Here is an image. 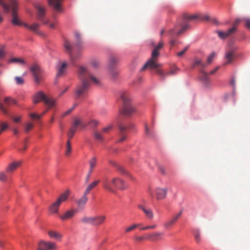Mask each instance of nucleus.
Here are the masks:
<instances>
[{
  "label": "nucleus",
  "instance_id": "41",
  "mask_svg": "<svg viewBox=\"0 0 250 250\" xmlns=\"http://www.w3.org/2000/svg\"><path fill=\"white\" fill-rule=\"evenodd\" d=\"M141 225V224H139V223L133 224V225H131L130 226L128 227V228H127L126 229L125 231L127 232L133 230L134 229H135L136 228L140 227Z\"/></svg>",
  "mask_w": 250,
  "mask_h": 250
},
{
  "label": "nucleus",
  "instance_id": "18",
  "mask_svg": "<svg viewBox=\"0 0 250 250\" xmlns=\"http://www.w3.org/2000/svg\"><path fill=\"white\" fill-rule=\"evenodd\" d=\"M61 204L59 201L56 200L55 202L50 205L49 208V212L53 214L58 212L59 208Z\"/></svg>",
  "mask_w": 250,
  "mask_h": 250
},
{
  "label": "nucleus",
  "instance_id": "58",
  "mask_svg": "<svg viewBox=\"0 0 250 250\" xmlns=\"http://www.w3.org/2000/svg\"><path fill=\"white\" fill-rule=\"evenodd\" d=\"M156 227L155 225H148L145 227H142L140 228L141 230H146V229H153Z\"/></svg>",
  "mask_w": 250,
  "mask_h": 250
},
{
  "label": "nucleus",
  "instance_id": "2",
  "mask_svg": "<svg viewBox=\"0 0 250 250\" xmlns=\"http://www.w3.org/2000/svg\"><path fill=\"white\" fill-rule=\"evenodd\" d=\"M9 5L6 4L4 0H0V5L2 7L4 11L6 13L9 12L10 9L11 10L12 20L11 22L13 25L21 26L23 25L24 23H22L18 18L17 10L18 9V4L15 0H9Z\"/></svg>",
  "mask_w": 250,
  "mask_h": 250
},
{
  "label": "nucleus",
  "instance_id": "19",
  "mask_svg": "<svg viewBox=\"0 0 250 250\" xmlns=\"http://www.w3.org/2000/svg\"><path fill=\"white\" fill-rule=\"evenodd\" d=\"M100 182V180H96L89 184L84 191L85 194H89L90 191L95 188Z\"/></svg>",
  "mask_w": 250,
  "mask_h": 250
},
{
  "label": "nucleus",
  "instance_id": "27",
  "mask_svg": "<svg viewBox=\"0 0 250 250\" xmlns=\"http://www.w3.org/2000/svg\"><path fill=\"white\" fill-rule=\"evenodd\" d=\"M234 58V52L233 51H229L227 52L225 55V59L227 60L225 64H227L231 62Z\"/></svg>",
  "mask_w": 250,
  "mask_h": 250
},
{
  "label": "nucleus",
  "instance_id": "52",
  "mask_svg": "<svg viewBox=\"0 0 250 250\" xmlns=\"http://www.w3.org/2000/svg\"><path fill=\"white\" fill-rule=\"evenodd\" d=\"M215 55V53L214 52H212L208 58L207 59V63L209 64L210 63L212 60H213L214 57Z\"/></svg>",
  "mask_w": 250,
  "mask_h": 250
},
{
  "label": "nucleus",
  "instance_id": "45",
  "mask_svg": "<svg viewBox=\"0 0 250 250\" xmlns=\"http://www.w3.org/2000/svg\"><path fill=\"white\" fill-rule=\"evenodd\" d=\"M175 223V220H169L164 224V226L166 228H169Z\"/></svg>",
  "mask_w": 250,
  "mask_h": 250
},
{
  "label": "nucleus",
  "instance_id": "49",
  "mask_svg": "<svg viewBox=\"0 0 250 250\" xmlns=\"http://www.w3.org/2000/svg\"><path fill=\"white\" fill-rule=\"evenodd\" d=\"M15 80L18 85H22L24 83V80L21 77L17 76L15 78Z\"/></svg>",
  "mask_w": 250,
  "mask_h": 250
},
{
  "label": "nucleus",
  "instance_id": "63",
  "mask_svg": "<svg viewBox=\"0 0 250 250\" xmlns=\"http://www.w3.org/2000/svg\"><path fill=\"white\" fill-rule=\"evenodd\" d=\"M42 115H38L35 113H32L30 114V117L34 119H40Z\"/></svg>",
  "mask_w": 250,
  "mask_h": 250
},
{
  "label": "nucleus",
  "instance_id": "62",
  "mask_svg": "<svg viewBox=\"0 0 250 250\" xmlns=\"http://www.w3.org/2000/svg\"><path fill=\"white\" fill-rule=\"evenodd\" d=\"M189 46H186L182 51L179 52L177 53V56L178 57H181L184 54V53L186 52V51L188 49Z\"/></svg>",
  "mask_w": 250,
  "mask_h": 250
},
{
  "label": "nucleus",
  "instance_id": "47",
  "mask_svg": "<svg viewBox=\"0 0 250 250\" xmlns=\"http://www.w3.org/2000/svg\"><path fill=\"white\" fill-rule=\"evenodd\" d=\"M159 55V51L157 50V49H154V50L152 51V54H151V58L157 60V57H158Z\"/></svg>",
  "mask_w": 250,
  "mask_h": 250
},
{
  "label": "nucleus",
  "instance_id": "56",
  "mask_svg": "<svg viewBox=\"0 0 250 250\" xmlns=\"http://www.w3.org/2000/svg\"><path fill=\"white\" fill-rule=\"evenodd\" d=\"M116 168H117V170L122 174H124L126 173L125 170L124 169V168L119 165Z\"/></svg>",
  "mask_w": 250,
  "mask_h": 250
},
{
  "label": "nucleus",
  "instance_id": "13",
  "mask_svg": "<svg viewBox=\"0 0 250 250\" xmlns=\"http://www.w3.org/2000/svg\"><path fill=\"white\" fill-rule=\"evenodd\" d=\"M87 195L85 194V193L83 192L82 196L77 201V207L79 209H82L84 208L88 201Z\"/></svg>",
  "mask_w": 250,
  "mask_h": 250
},
{
  "label": "nucleus",
  "instance_id": "34",
  "mask_svg": "<svg viewBox=\"0 0 250 250\" xmlns=\"http://www.w3.org/2000/svg\"><path fill=\"white\" fill-rule=\"evenodd\" d=\"M10 63H16L20 64H24L25 63V61L20 58H13L11 59L9 61Z\"/></svg>",
  "mask_w": 250,
  "mask_h": 250
},
{
  "label": "nucleus",
  "instance_id": "42",
  "mask_svg": "<svg viewBox=\"0 0 250 250\" xmlns=\"http://www.w3.org/2000/svg\"><path fill=\"white\" fill-rule=\"evenodd\" d=\"M96 163H97V159H96V157H93L92 158H91L89 161L90 168H94V167L96 165Z\"/></svg>",
  "mask_w": 250,
  "mask_h": 250
},
{
  "label": "nucleus",
  "instance_id": "26",
  "mask_svg": "<svg viewBox=\"0 0 250 250\" xmlns=\"http://www.w3.org/2000/svg\"><path fill=\"white\" fill-rule=\"evenodd\" d=\"M192 67L196 66H201L202 68H204L206 66V64L202 62V60L197 58H195L194 62L192 64Z\"/></svg>",
  "mask_w": 250,
  "mask_h": 250
},
{
  "label": "nucleus",
  "instance_id": "10",
  "mask_svg": "<svg viewBox=\"0 0 250 250\" xmlns=\"http://www.w3.org/2000/svg\"><path fill=\"white\" fill-rule=\"evenodd\" d=\"M160 64H158L157 62V60L150 58L147 62L144 64L141 70L143 71L146 68L151 69H156L160 67Z\"/></svg>",
  "mask_w": 250,
  "mask_h": 250
},
{
  "label": "nucleus",
  "instance_id": "12",
  "mask_svg": "<svg viewBox=\"0 0 250 250\" xmlns=\"http://www.w3.org/2000/svg\"><path fill=\"white\" fill-rule=\"evenodd\" d=\"M236 30V27H232L229 29L227 32H223L221 31H217V34L219 37L221 39H225L231 34H232Z\"/></svg>",
  "mask_w": 250,
  "mask_h": 250
},
{
  "label": "nucleus",
  "instance_id": "60",
  "mask_svg": "<svg viewBox=\"0 0 250 250\" xmlns=\"http://www.w3.org/2000/svg\"><path fill=\"white\" fill-rule=\"evenodd\" d=\"M0 110L1 112H2L4 114H7V110L6 109L3 104L1 103H0Z\"/></svg>",
  "mask_w": 250,
  "mask_h": 250
},
{
  "label": "nucleus",
  "instance_id": "24",
  "mask_svg": "<svg viewBox=\"0 0 250 250\" xmlns=\"http://www.w3.org/2000/svg\"><path fill=\"white\" fill-rule=\"evenodd\" d=\"M9 173H7L6 170L0 172V181L2 183L7 182L9 181L10 176Z\"/></svg>",
  "mask_w": 250,
  "mask_h": 250
},
{
  "label": "nucleus",
  "instance_id": "50",
  "mask_svg": "<svg viewBox=\"0 0 250 250\" xmlns=\"http://www.w3.org/2000/svg\"><path fill=\"white\" fill-rule=\"evenodd\" d=\"M76 105H77L76 104H74L72 108H71L70 109H68V110H67L66 111L64 112L62 115V117L63 118L65 116H66V115H67L68 114H70L73 111V110L75 108V107H76Z\"/></svg>",
  "mask_w": 250,
  "mask_h": 250
},
{
  "label": "nucleus",
  "instance_id": "11",
  "mask_svg": "<svg viewBox=\"0 0 250 250\" xmlns=\"http://www.w3.org/2000/svg\"><path fill=\"white\" fill-rule=\"evenodd\" d=\"M154 192L157 199L162 200L165 199L167 196V188L158 187L155 189Z\"/></svg>",
  "mask_w": 250,
  "mask_h": 250
},
{
  "label": "nucleus",
  "instance_id": "44",
  "mask_svg": "<svg viewBox=\"0 0 250 250\" xmlns=\"http://www.w3.org/2000/svg\"><path fill=\"white\" fill-rule=\"evenodd\" d=\"M88 124L90 125L91 127H95L97 125H98L99 124V122L96 120L92 119L88 122Z\"/></svg>",
  "mask_w": 250,
  "mask_h": 250
},
{
  "label": "nucleus",
  "instance_id": "23",
  "mask_svg": "<svg viewBox=\"0 0 250 250\" xmlns=\"http://www.w3.org/2000/svg\"><path fill=\"white\" fill-rule=\"evenodd\" d=\"M77 212V210L74 209H71L66 211L62 215V219H66L68 218H72L75 216V214Z\"/></svg>",
  "mask_w": 250,
  "mask_h": 250
},
{
  "label": "nucleus",
  "instance_id": "32",
  "mask_svg": "<svg viewBox=\"0 0 250 250\" xmlns=\"http://www.w3.org/2000/svg\"><path fill=\"white\" fill-rule=\"evenodd\" d=\"M67 63L66 62H63L61 66L58 67L57 76L60 77L62 76L65 71V68L66 67Z\"/></svg>",
  "mask_w": 250,
  "mask_h": 250
},
{
  "label": "nucleus",
  "instance_id": "6",
  "mask_svg": "<svg viewBox=\"0 0 250 250\" xmlns=\"http://www.w3.org/2000/svg\"><path fill=\"white\" fill-rule=\"evenodd\" d=\"M41 101H43L45 104L49 108H52L55 106L57 99L51 97H48L42 91L36 93L33 96V102L36 104Z\"/></svg>",
  "mask_w": 250,
  "mask_h": 250
},
{
  "label": "nucleus",
  "instance_id": "57",
  "mask_svg": "<svg viewBox=\"0 0 250 250\" xmlns=\"http://www.w3.org/2000/svg\"><path fill=\"white\" fill-rule=\"evenodd\" d=\"M91 64L93 67H97L99 65V62L96 60H92L91 61Z\"/></svg>",
  "mask_w": 250,
  "mask_h": 250
},
{
  "label": "nucleus",
  "instance_id": "16",
  "mask_svg": "<svg viewBox=\"0 0 250 250\" xmlns=\"http://www.w3.org/2000/svg\"><path fill=\"white\" fill-rule=\"evenodd\" d=\"M61 0H47L49 5L53 7L54 9L58 11H61Z\"/></svg>",
  "mask_w": 250,
  "mask_h": 250
},
{
  "label": "nucleus",
  "instance_id": "3",
  "mask_svg": "<svg viewBox=\"0 0 250 250\" xmlns=\"http://www.w3.org/2000/svg\"><path fill=\"white\" fill-rule=\"evenodd\" d=\"M36 8L38 10L37 12V19L41 21L42 24H48L49 27L51 29H55L58 23V21L55 18V15L53 16L52 19H44L46 14V9L45 7L42 6L38 4L36 5Z\"/></svg>",
  "mask_w": 250,
  "mask_h": 250
},
{
  "label": "nucleus",
  "instance_id": "30",
  "mask_svg": "<svg viewBox=\"0 0 250 250\" xmlns=\"http://www.w3.org/2000/svg\"><path fill=\"white\" fill-rule=\"evenodd\" d=\"M4 102L6 105L8 106L16 104L17 103V101L11 97H5L4 98Z\"/></svg>",
  "mask_w": 250,
  "mask_h": 250
},
{
  "label": "nucleus",
  "instance_id": "9",
  "mask_svg": "<svg viewBox=\"0 0 250 250\" xmlns=\"http://www.w3.org/2000/svg\"><path fill=\"white\" fill-rule=\"evenodd\" d=\"M39 250H51L56 249V244L53 242L41 241L39 243Z\"/></svg>",
  "mask_w": 250,
  "mask_h": 250
},
{
  "label": "nucleus",
  "instance_id": "36",
  "mask_svg": "<svg viewBox=\"0 0 250 250\" xmlns=\"http://www.w3.org/2000/svg\"><path fill=\"white\" fill-rule=\"evenodd\" d=\"M145 133L149 137L153 138L155 137V132L153 130L149 129L147 125L145 126Z\"/></svg>",
  "mask_w": 250,
  "mask_h": 250
},
{
  "label": "nucleus",
  "instance_id": "33",
  "mask_svg": "<svg viewBox=\"0 0 250 250\" xmlns=\"http://www.w3.org/2000/svg\"><path fill=\"white\" fill-rule=\"evenodd\" d=\"M117 62V59L114 56H111L108 63L109 68H115L114 66Z\"/></svg>",
  "mask_w": 250,
  "mask_h": 250
},
{
  "label": "nucleus",
  "instance_id": "5",
  "mask_svg": "<svg viewBox=\"0 0 250 250\" xmlns=\"http://www.w3.org/2000/svg\"><path fill=\"white\" fill-rule=\"evenodd\" d=\"M103 186L104 188L112 192H115L114 188L124 190L127 188L124 181L118 177L113 178L110 181L105 180Z\"/></svg>",
  "mask_w": 250,
  "mask_h": 250
},
{
  "label": "nucleus",
  "instance_id": "59",
  "mask_svg": "<svg viewBox=\"0 0 250 250\" xmlns=\"http://www.w3.org/2000/svg\"><path fill=\"white\" fill-rule=\"evenodd\" d=\"M243 21L245 22V25L248 28H250V19H243Z\"/></svg>",
  "mask_w": 250,
  "mask_h": 250
},
{
  "label": "nucleus",
  "instance_id": "53",
  "mask_svg": "<svg viewBox=\"0 0 250 250\" xmlns=\"http://www.w3.org/2000/svg\"><path fill=\"white\" fill-rule=\"evenodd\" d=\"M75 37L77 39L76 44L78 46H79L82 43V42L80 40L81 36L79 33H75Z\"/></svg>",
  "mask_w": 250,
  "mask_h": 250
},
{
  "label": "nucleus",
  "instance_id": "20",
  "mask_svg": "<svg viewBox=\"0 0 250 250\" xmlns=\"http://www.w3.org/2000/svg\"><path fill=\"white\" fill-rule=\"evenodd\" d=\"M23 26L26 28L30 29L31 31L36 32V33L41 35V33L38 31V29L40 26V24L38 23H34L31 25H28L26 23H24Z\"/></svg>",
  "mask_w": 250,
  "mask_h": 250
},
{
  "label": "nucleus",
  "instance_id": "43",
  "mask_svg": "<svg viewBox=\"0 0 250 250\" xmlns=\"http://www.w3.org/2000/svg\"><path fill=\"white\" fill-rule=\"evenodd\" d=\"M8 125L4 122L0 123V133H1L3 131L8 128Z\"/></svg>",
  "mask_w": 250,
  "mask_h": 250
},
{
  "label": "nucleus",
  "instance_id": "22",
  "mask_svg": "<svg viewBox=\"0 0 250 250\" xmlns=\"http://www.w3.org/2000/svg\"><path fill=\"white\" fill-rule=\"evenodd\" d=\"M192 234L194 237L196 242L198 244L200 243L202 240L200 230L198 229H195L193 230Z\"/></svg>",
  "mask_w": 250,
  "mask_h": 250
},
{
  "label": "nucleus",
  "instance_id": "64",
  "mask_svg": "<svg viewBox=\"0 0 250 250\" xmlns=\"http://www.w3.org/2000/svg\"><path fill=\"white\" fill-rule=\"evenodd\" d=\"M159 235H160V234L159 233H154L152 235H148V238L151 240H153L154 239L153 238V237H156L158 236H159Z\"/></svg>",
  "mask_w": 250,
  "mask_h": 250
},
{
  "label": "nucleus",
  "instance_id": "55",
  "mask_svg": "<svg viewBox=\"0 0 250 250\" xmlns=\"http://www.w3.org/2000/svg\"><path fill=\"white\" fill-rule=\"evenodd\" d=\"M33 127V125L31 123H27L25 126V131L26 132L29 131Z\"/></svg>",
  "mask_w": 250,
  "mask_h": 250
},
{
  "label": "nucleus",
  "instance_id": "29",
  "mask_svg": "<svg viewBox=\"0 0 250 250\" xmlns=\"http://www.w3.org/2000/svg\"><path fill=\"white\" fill-rule=\"evenodd\" d=\"M48 235L50 237L54 238L57 240H60L62 237V235L57 231H49L48 232Z\"/></svg>",
  "mask_w": 250,
  "mask_h": 250
},
{
  "label": "nucleus",
  "instance_id": "39",
  "mask_svg": "<svg viewBox=\"0 0 250 250\" xmlns=\"http://www.w3.org/2000/svg\"><path fill=\"white\" fill-rule=\"evenodd\" d=\"M189 27H190V26L188 24H185L183 25L182 26L181 30H180L179 31H178L177 32H176L175 33L176 35L178 36V35H180L181 34H182L183 33L185 32L187 29L189 28Z\"/></svg>",
  "mask_w": 250,
  "mask_h": 250
},
{
  "label": "nucleus",
  "instance_id": "28",
  "mask_svg": "<svg viewBox=\"0 0 250 250\" xmlns=\"http://www.w3.org/2000/svg\"><path fill=\"white\" fill-rule=\"evenodd\" d=\"M70 194V191L69 190H65L62 194L57 200L61 204L62 202L65 201L68 198Z\"/></svg>",
  "mask_w": 250,
  "mask_h": 250
},
{
  "label": "nucleus",
  "instance_id": "8",
  "mask_svg": "<svg viewBox=\"0 0 250 250\" xmlns=\"http://www.w3.org/2000/svg\"><path fill=\"white\" fill-rule=\"evenodd\" d=\"M30 70L34 76L35 82L38 83H40L42 79V72L40 66L37 64H35L31 67Z\"/></svg>",
  "mask_w": 250,
  "mask_h": 250
},
{
  "label": "nucleus",
  "instance_id": "7",
  "mask_svg": "<svg viewBox=\"0 0 250 250\" xmlns=\"http://www.w3.org/2000/svg\"><path fill=\"white\" fill-rule=\"evenodd\" d=\"M78 126H80L83 128L86 126V124H84L80 119L75 118L73 125L70 127L68 132V137L69 140L73 137Z\"/></svg>",
  "mask_w": 250,
  "mask_h": 250
},
{
  "label": "nucleus",
  "instance_id": "48",
  "mask_svg": "<svg viewBox=\"0 0 250 250\" xmlns=\"http://www.w3.org/2000/svg\"><path fill=\"white\" fill-rule=\"evenodd\" d=\"M198 19L205 21L209 20V17L208 15H198Z\"/></svg>",
  "mask_w": 250,
  "mask_h": 250
},
{
  "label": "nucleus",
  "instance_id": "61",
  "mask_svg": "<svg viewBox=\"0 0 250 250\" xmlns=\"http://www.w3.org/2000/svg\"><path fill=\"white\" fill-rule=\"evenodd\" d=\"M182 213H183L182 210H181L178 212L174 214L173 219H178L179 218L181 217L182 216Z\"/></svg>",
  "mask_w": 250,
  "mask_h": 250
},
{
  "label": "nucleus",
  "instance_id": "15",
  "mask_svg": "<svg viewBox=\"0 0 250 250\" xmlns=\"http://www.w3.org/2000/svg\"><path fill=\"white\" fill-rule=\"evenodd\" d=\"M21 162H14L10 163L6 168L7 173H9V174L12 173L21 165Z\"/></svg>",
  "mask_w": 250,
  "mask_h": 250
},
{
  "label": "nucleus",
  "instance_id": "38",
  "mask_svg": "<svg viewBox=\"0 0 250 250\" xmlns=\"http://www.w3.org/2000/svg\"><path fill=\"white\" fill-rule=\"evenodd\" d=\"M109 69L111 76L114 79L116 78L119 74L118 70L115 68H109Z\"/></svg>",
  "mask_w": 250,
  "mask_h": 250
},
{
  "label": "nucleus",
  "instance_id": "46",
  "mask_svg": "<svg viewBox=\"0 0 250 250\" xmlns=\"http://www.w3.org/2000/svg\"><path fill=\"white\" fill-rule=\"evenodd\" d=\"M156 72L162 77L163 80H164L165 77L167 76V73H165L162 70L157 69Z\"/></svg>",
  "mask_w": 250,
  "mask_h": 250
},
{
  "label": "nucleus",
  "instance_id": "35",
  "mask_svg": "<svg viewBox=\"0 0 250 250\" xmlns=\"http://www.w3.org/2000/svg\"><path fill=\"white\" fill-rule=\"evenodd\" d=\"M183 19L187 21H191L198 19V15H190L188 14L185 13L183 15Z\"/></svg>",
  "mask_w": 250,
  "mask_h": 250
},
{
  "label": "nucleus",
  "instance_id": "4",
  "mask_svg": "<svg viewBox=\"0 0 250 250\" xmlns=\"http://www.w3.org/2000/svg\"><path fill=\"white\" fill-rule=\"evenodd\" d=\"M120 97L123 102V106L119 109V114L125 116H128L135 112V108L130 104V100L127 93L124 92L121 93Z\"/></svg>",
  "mask_w": 250,
  "mask_h": 250
},
{
  "label": "nucleus",
  "instance_id": "40",
  "mask_svg": "<svg viewBox=\"0 0 250 250\" xmlns=\"http://www.w3.org/2000/svg\"><path fill=\"white\" fill-rule=\"evenodd\" d=\"M71 152V146L70 140L68 139L66 142V148L65 151V155H69Z\"/></svg>",
  "mask_w": 250,
  "mask_h": 250
},
{
  "label": "nucleus",
  "instance_id": "17",
  "mask_svg": "<svg viewBox=\"0 0 250 250\" xmlns=\"http://www.w3.org/2000/svg\"><path fill=\"white\" fill-rule=\"evenodd\" d=\"M138 208L144 211L147 217H153V213L150 208H147L145 206L141 204H139L138 205Z\"/></svg>",
  "mask_w": 250,
  "mask_h": 250
},
{
  "label": "nucleus",
  "instance_id": "54",
  "mask_svg": "<svg viewBox=\"0 0 250 250\" xmlns=\"http://www.w3.org/2000/svg\"><path fill=\"white\" fill-rule=\"evenodd\" d=\"M179 69L177 67H175L173 69H171L170 71L167 73V76L174 75L177 73Z\"/></svg>",
  "mask_w": 250,
  "mask_h": 250
},
{
  "label": "nucleus",
  "instance_id": "25",
  "mask_svg": "<svg viewBox=\"0 0 250 250\" xmlns=\"http://www.w3.org/2000/svg\"><path fill=\"white\" fill-rule=\"evenodd\" d=\"M201 80L206 86H208L209 84V78L208 74L203 70L201 71Z\"/></svg>",
  "mask_w": 250,
  "mask_h": 250
},
{
  "label": "nucleus",
  "instance_id": "14",
  "mask_svg": "<svg viewBox=\"0 0 250 250\" xmlns=\"http://www.w3.org/2000/svg\"><path fill=\"white\" fill-rule=\"evenodd\" d=\"M119 130H120V138L117 141V143H121L126 140L127 136L125 134V131L127 128H131V126H125L123 125H120L119 126Z\"/></svg>",
  "mask_w": 250,
  "mask_h": 250
},
{
  "label": "nucleus",
  "instance_id": "31",
  "mask_svg": "<svg viewBox=\"0 0 250 250\" xmlns=\"http://www.w3.org/2000/svg\"><path fill=\"white\" fill-rule=\"evenodd\" d=\"M83 223L91 225H98L102 223L101 220H82Z\"/></svg>",
  "mask_w": 250,
  "mask_h": 250
},
{
  "label": "nucleus",
  "instance_id": "21",
  "mask_svg": "<svg viewBox=\"0 0 250 250\" xmlns=\"http://www.w3.org/2000/svg\"><path fill=\"white\" fill-rule=\"evenodd\" d=\"M64 47L66 50V51L69 54L72 63L73 62V60L74 59L73 57L71 55V51L72 49V46L70 43L68 41L65 40L64 41L63 43Z\"/></svg>",
  "mask_w": 250,
  "mask_h": 250
},
{
  "label": "nucleus",
  "instance_id": "1",
  "mask_svg": "<svg viewBox=\"0 0 250 250\" xmlns=\"http://www.w3.org/2000/svg\"><path fill=\"white\" fill-rule=\"evenodd\" d=\"M78 74L79 78L81 81V83L77 85L75 90L77 98L84 96L90 86V81L95 85L100 84V80L93 76L86 67L80 66L78 71Z\"/></svg>",
  "mask_w": 250,
  "mask_h": 250
},
{
  "label": "nucleus",
  "instance_id": "51",
  "mask_svg": "<svg viewBox=\"0 0 250 250\" xmlns=\"http://www.w3.org/2000/svg\"><path fill=\"white\" fill-rule=\"evenodd\" d=\"M112 128H113V125H110L105 127H104L102 129V131L104 133H107L108 131H109L110 130H111Z\"/></svg>",
  "mask_w": 250,
  "mask_h": 250
},
{
  "label": "nucleus",
  "instance_id": "37",
  "mask_svg": "<svg viewBox=\"0 0 250 250\" xmlns=\"http://www.w3.org/2000/svg\"><path fill=\"white\" fill-rule=\"evenodd\" d=\"M94 136L95 139L100 142H103L104 140V137L102 134L98 131H95L94 133Z\"/></svg>",
  "mask_w": 250,
  "mask_h": 250
}]
</instances>
